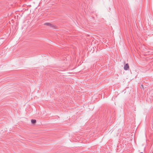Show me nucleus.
<instances>
[{
  "label": "nucleus",
  "instance_id": "39448f33",
  "mask_svg": "<svg viewBox=\"0 0 153 153\" xmlns=\"http://www.w3.org/2000/svg\"><path fill=\"white\" fill-rule=\"evenodd\" d=\"M140 153H143V152H140Z\"/></svg>",
  "mask_w": 153,
  "mask_h": 153
},
{
  "label": "nucleus",
  "instance_id": "20e7f679",
  "mask_svg": "<svg viewBox=\"0 0 153 153\" xmlns=\"http://www.w3.org/2000/svg\"><path fill=\"white\" fill-rule=\"evenodd\" d=\"M119 144V145H118V146H117V147H119V146H123L122 145H124V144Z\"/></svg>",
  "mask_w": 153,
  "mask_h": 153
},
{
  "label": "nucleus",
  "instance_id": "423d86ee",
  "mask_svg": "<svg viewBox=\"0 0 153 153\" xmlns=\"http://www.w3.org/2000/svg\"><path fill=\"white\" fill-rule=\"evenodd\" d=\"M141 86H143V85H141Z\"/></svg>",
  "mask_w": 153,
  "mask_h": 153
},
{
  "label": "nucleus",
  "instance_id": "f03ea898",
  "mask_svg": "<svg viewBox=\"0 0 153 153\" xmlns=\"http://www.w3.org/2000/svg\"><path fill=\"white\" fill-rule=\"evenodd\" d=\"M124 69L126 71L128 70L129 69V66L128 63L126 64L124 67Z\"/></svg>",
  "mask_w": 153,
  "mask_h": 153
},
{
  "label": "nucleus",
  "instance_id": "7ed1b4c3",
  "mask_svg": "<svg viewBox=\"0 0 153 153\" xmlns=\"http://www.w3.org/2000/svg\"><path fill=\"white\" fill-rule=\"evenodd\" d=\"M31 123L32 124H35L36 122V121L35 119H32L31 120Z\"/></svg>",
  "mask_w": 153,
  "mask_h": 153
},
{
  "label": "nucleus",
  "instance_id": "f257e3e1",
  "mask_svg": "<svg viewBox=\"0 0 153 153\" xmlns=\"http://www.w3.org/2000/svg\"><path fill=\"white\" fill-rule=\"evenodd\" d=\"M44 25L49 26V27L53 28H54V26L50 23H44Z\"/></svg>",
  "mask_w": 153,
  "mask_h": 153
}]
</instances>
